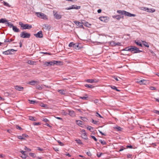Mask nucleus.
<instances>
[{
  "mask_svg": "<svg viewBox=\"0 0 159 159\" xmlns=\"http://www.w3.org/2000/svg\"><path fill=\"white\" fill-rule=\"evenodd\" d=\"M29 155L31 156V157H35V155L34 153H29Z\"/></svg>",
  "mask_w": 159,
  "mask_h": 159,
  "instance_id": "79ce46f5",
  "label": "nucleus"
},
{
  "mask_svg": "<svg viewBox=\"0 0 159 159\" xmlns=\"http://www.w3.org/2000/svg\"><path fill=\"white\" fill-rule=\"evenodd\" d=\"M58 92L61 94L64 95L66 94L65 91L63 89H60L58 90Z\"/></svg>",
  "mask_w": 159,
  "mask_h": 159,
  "instance_id": "4be33fe9",
  "label": "nucleus"
},
{
  "mask_svg": "<svg viewBox=\"0 0 159 159\" xmlns=\"http://www.w3.org/2000/svg\"><path fill=\"white\" fill-rule=\"evenodd\" d=\"M123 16L121 15H118L116 16H115L114 17V18L116 19L117 20H120L121 18H123Z\"/></svg>",
  "mask_w": 159,
  "mask_h": 159,
  "instance_id": "6ab92c4d",
  "label": "nucleus"
},
{
  "mask_svg": "<svg viewBox=\"0 0 159 159\" xmlns=\"http://www.w3.org/2000/svg\"><path fill=\"white\" fill-rule=\"evenodd\" d=\"M116 129H117L118 131H120L121 130V128L119 127V126H118V127H117L116 128Z\"/></svg>",
  "mask_w": 159,
  "mask_h": 159,
  "instance_id": "13d9d810",
  "label": "nucleus"
},
{
  "mask_svg": "<svg viewBox=\"0 0 159 159\" xmlns=\"http://www.w3.org/2000/svg\"><path fill=\"white\" fill-rule=\"evenodd\" d=\"M15 51V50L13 49H9L6 51L3 52V53L5 55H9L12 54L11 53V52H14Z\"/></svg>",
  "mask_w": 159,
  "mask_h": 159,
  "instance_id": "9d476101",
  "label": "nucleus"
},
{
  "mask_svg": "<svg viewBox=\"0 0 159 159\" xmlns=\"http://www.w3.org/2000/svg\"><path fill=\"white\" fill-rule=\"evenodd\" d=\"M57 142L59 143V145L61 146H64V144L63 143L61 142L59 140H57Z\"/></svg>",
  "mask_w": 159,
  "mask_h": 159,
  "instance_id": "a19ab883",
  "label": "nucleus"
},
{
  "mask_svg": "<svg viewBox=\"0 0 159 159\" xmlns=\"http://www.w3.org/2000/svg\"><path fill=\"white\" fill-rule=\"evenodd\" d=\"M99 19L100 20L102 21L105 20V17L104 16H101L100 17Z\"/></svg>",
  "mask_w": 159,
  "mask_h": 159,
  "instance_id": "c03bdc74",
  "label": "nucleus"
},
{
  "mask_svg": "<svg viewBox=\"0 0 159 159\" xmlns=\"http://www.w3.org/2000/svg\"><path fill=\"white\" fill-rule=\"evenodd\" d=\"M40 124L39 122H34L33 123V125H39Z\"/></svg>",
  "mask_w": 159,
  "mask_h": 159,
  "instance_id": "052dcab7",
  "label": "nucleus"
},
{
  "mask_svg": "<svg viewBox=\"0 0 159 159\" xmlns=\"http://www.w3.org/2000/svg\"><path fill=\"white\" fill-rule=\"evenodd\" d=\"M28 135L26 134H23L21 135L18 136V138L19 139H25V138L28 137Z\"/></svg>",
  "mask_w": 159,
  "mask_h": 159,
  "instance_id": "9b49d317",
  "label": "nucleus"
},
{
  "mask_svg": "<svg viewBox=\"0 0 159 159\" xmlns=\"http://www.w3.org/2000/svg\"><path fill=\"white\" fill-rule=\"evenodd\" d=\"M13 41V39H6L5 40L4 42L5 43L7 42H10Z\"/></svg>",
  "mask_w": 159,
  "mask_h": 159,
  "instance_id": "c85d7f7f",
  "label": "nucleus"
},
{
  "mask_svg": "<svg viewBox=\"0 0 159 159\" xmlns=\"http://www.w3.org/2000/svg\"><path fill=\"white\" fill-rule=\"evenodd\" d=\"M19 25L20 26L22 30H30L32 28V26L31 25L28 24H24L21 22H19Z\"/></svg>",
  "mask_w": 159,
  "mask_h": 159,
  "instance_id": "f03ea898",
  "label": "nucleus"
},
{
  "mask_svg": "<svg viewBox=\"0 0 159 159\" xmlns=\"http://www.w3.org/2000/svg\"><path fill=\"white\" fill-rule=\"evenodd\" d=\"M86 154L89 156H91V155H92V154H91V153L89 151L87 152L86 153Z\"/></svg>",
  "mask_w": 159,
  "mask_h": 159,
  "instance_id": "680f3d73",
  "label": "nucleus"
},
{
  "mask_svg": "<svg viewBox=\"0 0 159 159\" xmlns=\"http://www.w3.org/2000/svg\"><path fill=\"white\" fill-rule=\"evenodd\" d=\"M36 88L40 90L42 89V88L39 85H37L36 86Z\"/></svg>",
  "mask_w": 159,
  "mask_h": 159,
  "instance_id": "58836bf2",
  "label": "nucleus"
},
{
  "mask_svg": "<svg viewBox=\"0 0 159 159\" xmlns=\"http://www.w3.org/2000/svg\"><path fill=\"white\" fill-rule=\"evenodd\" d=\"M76 122L77 125L80 126L82 127L81 125L83 124V122L82 121L80 120H76Z\"/></svg>",
  "mask_w": 159,
  "mask_h": 159,
  "instance_id": "aec40b11",
  "label": "nucleus"
},
{
  "mask_svg": "<svg viewBox=\"0 0 159 159\" xmlns=\"http://www.w3.org/2000/svg\"><path fill=\"white\" fill-rule=\"evenodd\" d=\"M103 154V153H98L97 154V156L98 157H100Z\"/></svg>",
  "mask_w": 159,
  "mask_h": 159,
  "instance_id": "49530a36",
  "label": "nucleus"
},
{
  "mask_svg": "<svg viewBox=\"0 0 159 159\" xmlns=\"http://www.w3.org/2000/svg\"><path fill=\"white\" fill-rule=\"evenodd\" d=\"M147 8V7H140V9L141 10H143V11H146Z\"/></svg>",
  "mask_w": 159,
  "mask_h": 159,
  "instance_id": "09e8293b",
  "label": "nucleus"
},
{
  "mask_svg": "<svg viewBox=\"0 0 159 159\" xmlns=\"http://www.w3.org/2000/svg\"><path fill=\"white\" fill-rule=\"evenodd\" d=\"M91 138L93 139L95 141H97V139L94 136H91Z\"/></svg>",
  "mask_w": 159,
  "mask_h": 159,
  "instance_id": "6e6d98bb",
  "label": "nucleus"
},
{
  "mask_svg": "<svg viewBox=\"0 0 159 159\" xmlns=\"http://www.w3.org/2000/svg\"><path fill=\"white\" fill-rule=\"evenodd\" d=\"M3 3L4 4V5L6 6H7L8 7H11V5H10L8 3L4 1L3 2Z\"/></svg>",
  "mask_w": 159,
  "mask_h": 159,
  "instance_id": "c756f323",
  "label": "nucleus"
},
{
  "mask_svg": "<svg viewBox=\"0 0 159 159\" xmlns=\"http://www.w3.org/2000/svg\"><path fill=\"white\" fill-rule=\"evenodd\" d=\"M76 24L77 25L79 26V27L80 28H84L83 26V25L82 23L81 22H78L77 23H76Z\"/></svg>",
  "mask_w": 159,
  "mask_h": 159,
  "instance_id": "cd10ccee",
  "label": "nucleus"
},
{
  "mask_svg": "<svg viewBox=\"0 0 159 159\" xmlns=\"http://www.w3.org/2000/svg\"><path fill=\"white\" fill-rule=\"evenodd\" d=\"M75 45V43H74L73 42H71L70 43L69 45V47H74V46Z\"/></svg>",
  "mask_w": 159,
  "mask_h": 159,
  "instance_id": "f704fd0d",
  "label": "nucleus"
},
{
  "mask_svg": "<svg viewBox=\"0 0 159 159\" xmlns=\"http://www.w3.org/2000/svg\"><path fill=\"white\" fill-rule=\"evenodd\" d=\"M84 95L85 96L84 97H80V98L82 100H87L88 98V95L86 94H85Z\"/></svg>",
  "mask_w": 159,
  "mask_h": 159,
  "instance_id": "412c9836",
  "label": "nucleus"
},
{
  "mask_svg": "<svg viewBox=\"0 0 159 159\" xmlns=\"http://www.w3.org/2000/svg\"><path fill=\"white\" fill-rule=\"evenodd\" d=\"M117 12L122 15H124L125 16L129 17L135 16H136L135 14H131L125 11L118 10Z\"/></svg>",
  "mask_w": 159,
  "mask_h": 159,
  "instance_id": "7ed1b4c3",
  "label": "nucleus"
},
{
  "mask_svg": "<svg viewBox=\"0 0 159 159\" xmlns=\"http://www.w3.org/2000/svg\"><path fill=\"white\" fill-rule=\"evenodd\" d=\"M137 83H139L140 85L145 84L147 83V81L146 80H141L139 81H137Z\"/></svg>",
  "mask_w": 159,
  "mask_h": 159,
  "instance_id": "2eb2a0df",
  "label": "nucleus"
},
{
  "mask_svg": "<svg viewBox=\"0 0 159 159\" xmlns=\"http://www.w3.org/2000/svg\"><path fill=\"white\" fill-rule=\"evenodd\" d=\"M62 113L64 115L66 116L68 114V113L65 112L64 111H63L62 112Z\"/></svg>",
  "mask_w": 159,
  "mask_h": 159,
  "instance_id": "603ef678",
  "label": "nucleus"
},
{
  "mask_svg": "<svg viewBox=\"0 0 159 159\" xmlns=\"http://www.w3.org/2000/svg\"><path fill=\"white\" fill-rule=\"evenodd\" d=\"M43 26L44 29H46L48 30H49L50 28V26L47 25H43Z\"/></svg>",
  "mask_w": 159,
  "mask_h": 159,
  "instance_id": "393cba45",
  "label": "nucleus"
},
{
  "mask_svg": "<svg viewBox=\"0 0 159 159\" xmlns=\"http://www.w3.org/2000/svg\"><path fill=\"white\" fill-rule=\"evenodd\" d=\"M96 116L98 117H99L100 118H102V117L99 114L98 112H97L96 113Z\"/></svg>",
  "mask_w": 159,
  "mask_h": 159,
  "instance_id": "3c124183",
  "label": "nucleus"
},
{
  "mask_svg": "<svg viewBox=\"0 0 159 159\" xmlns=\"http://www.w3.org/2000/svg\"><path fill=\"white\" fill-rule=\"evenodd\" d=\"M34 35L37 38H42L43 37V34L41 31L38 32L37 34H34Z\"/></svg>",
  "mask_w": 159,
  "mask_h": 159,
  "instance_id": "1a4fd4ad",
  "label": "nucleus"
},
{
  "mask_svg": "<svg viewBox=\"0 0 159 159\" xmlns=\"http://www.w3.org/2000/svg\"><path fill=\"white\" fill-rule=\"evenodd\" d=\"M36 14L37 16L39 17L44 20H47L48 18L46 15L44 14L41 12H36Z\"/></svg>",
  "mask_w": 159,
  "mask_h": 159,
  "instance_id": "39448f33",
  "label": "nucleus"
},
{
  "mask_svg": "<svg viewBox=\"0 0 159 159\" xmlns=\"http://www.w3.org/2000/svg\"><path fill=\"white\" fill-rule=\"evenodd\" d=\"M6 24H7V26L10 27V28H13V27H14V25L13 24L11 23H10V22H8V21L7 23H6Z\"/></svg>",
  "mask_w": 159,
  "mask_h": 159,
  "instance_id": "a878e982",
  "label": "nucleus"
},
{
  "mask_svg": "<svg viewBox=\"0 0 159 159\" xmlns=\"http://www.w3.org/2000/svg\"><path fill=\"white\" fill-rule=\"evenodd\" d=\"M111 88L112 89H113L114 90H116V91H120V90L118 89H117V88L115 86H111Z\"/></svg>",
  "mask_w": 159,
  "mask_h": 159,
  "instance_id": "473e14b6",
  "label": "nucleus"
},
{
  "mask_svg": "<svg viewBox=\"0 0 159 159\" xmlns=\"http://www.w3.org/2000/svg\"><path fill=\"white\" fill-rule=\"evenodd\" d=\"M30 35V33L26 32L25 31L22 32L20 34V37L23 38H29Z\"/></svg>",
  "mask_w": 159,
  "mask_h": 159,
  "instance_id": "20e7f679",
  "label": "nucleus"
},
{
  "mask_svg": "<svg viewBox=\"0 0 159 159\" xmlns=\"http://www.w3.org/2000/svg\"><path fill=\"white\" fill-rule=\"evenodd\" d=\"M29 119L30 120H31L35 121V120L34 119V118L33 117L30 116L29 117Z\"/></svg>",
  "mask_w": 159,
  "mask_h": 159,
  "instance_id": "de8ad7c7",
  "label": "nucleus"
},
{
  "mask_svg": "<svg viewBox=\"0 0 159 159\" xmlns=\"http://www.w3.org/2000/svg\"><path fill=\"white\" fill-rule=\"evenodd\" d=\"M99 141L103 145H106V142L104 140L100 139L99 140Z\"/></svg>",
  "mask_w": 159,
  "mask_h": 159,
  "instance_id": "7c9ffc66",
  "label": "nucleus"
},
{
  "mask_svg": "<svg viewBox=\"0 0 159 159\" xmlns=\"http://www.w3.org/2000/svg\"><path fill=\"white\" fill-rule=\"evenodd\" d=\"M127 157L128 158H131L132 155L130 154H128L127 155Z\"/></svg>",
  "mask_w": 159,
  "mask_h": 159,
  "instance_id": "4d7b16f0",
  "label": "nucleus"
},
{
  "mask_svg": "<svg viewBox=\"0 0 159 159\" xmlns=\"http://www.w3.org/2000/svg\"><path fill=\"white\" fill-rule=\"evenodd\" d=\"M43 120L45 122H48L49 121L48 120L47 118H44Z\"/></svg>",
  "mask_w": 159,
  "mask_h": 159,
  "instance_id": "338daca9",
  "label": "nucleus"
},
{
  "mask_svg": "<svg viewBox=\"0 0 159 159\" xmlns=\"http://www.w3.org/2000/svg\"><path fill=\"white\" fill-rule=\"evenodd\" d=\"M131 50V47L129 48V47L125 48L123 50H124V51H130Z\"/></svg>",
  "mask_w": 159,
  "mask_h": 159,
  "instance_id": "e433bc0d",
  "label": "nucleus"
},
{
  "mask_svg": "<svg viewBox=\"0 0 159 159\" xmlns=\"http://www.w3.org/2000/svg\"><path fill=\"white\" fill-rule=\"evenodd\" d=\"M37 149L39 151H43L44 150L43 149L41 148L40 147H37Z\"/></svg>",
  "mask_w": 159,
  "mask_h": 159,
  "instance_id": "e2e57ef3",
  "label": "nucleus"
},
{
  "mask_svg": "<svg viewBox=\"0 0 159 159\" xmlns=\"http://www.w3.org/2000/svg\"><path fill=\"white\" fill-rule=\"evenodd\" d=\"M113 78L117 81H118L119 80V79H120V78L119 77L116 76H114Z\"/></svg>",
  "mask_w": 159,
  "mask_h": 159,
  "instance_id": "37998d69",
  "label": "nucleus"
},
{
  "mask_svg": "<svg viewBox=\"0 0 159 159\" xmlns=\"http://www.w3.org/2000/svg\"><path fill=\"white\" fill-rule=\"evenodd\" d=\"M12 30L13 31L15 32L18 33L20 32V30L17 28L16 26H14V27H13Z\"/></svg>",
  "mask_w": 159,
  "mask_h": 159,
  "instance_id": "a211bd4d",
  "label": "nucleus"
},
{
  "mask_svg": "<svg viewBox=\"0 0 159 159\" xmlns=\"http://www.w3.org/2000/svg\"><path fill=\"white\" fill-rule=\"evenodd\" d=\"M81 132L82 138L86 140L88 139V137L84 129H82L81 130Z\"/></svg>",
  "mask_w": 159,
  "mask_h": 159,
  "instance_id": "6e6552de",
  "label": "nucleus"
},
{
  "mask_svg": "<svg viewBox=\"0 0 159 159\" xmlns=\"http://www.w3.org/2000/svg\"><path fill=\"white\" fill-rule=\"evenodd\" d=\"M16 127L17 129H19L20 130H22V128L20 127L18 125H16Z\"/></svg>",
  "mask_w": 159,
  "mask_h": 159,
  "instance_id": "5fc2aeb1",
  "label": "nucleus"
},
{
  "mask_svg": "<svg viewBox=\"0 0 159 159\" xmlns=\"http://www.w3.org/2000/svg\"><path fill=\"white\" fill-rule=\"evenodd\" d=\"M40 106L43 107H45L46 106V105L43 103H41L40 104Z\"/></svg>",
  "mask_w": 159,
  "mask_h": 159,
  "instance_id": "774afa93",
  "label": "nucleus"
},
{
  "mask_svg": "<svg viewBox=\"0 0 159 159\" xmlns=\"http://www.w3.org/2000/svg\"><path fill=\"white\" fill-rule=\"evenodd\" d=\"M80 45H81L80 44H79L78 43H75V45L74 48L77 50H79L82 48V46H80Z\"/></svg>",
  "mask_w": 159,
  "mask_h": 159,
  "instance_id": "f8f14e48",
  "label": "nucleus"
},
{
  "mask_svg": "<svg viewBox=\"0 0 159 159\" xmlns=\"http://www.w3.org/2000/svg\"><path fill=\"white\" fill-rule=\"evenodd\" d=\"M62 64V61H53L50 62H45L44 63V65H46L47 66H53L54 65H60Z\"/></svg>",
  "mask_w": 159,
  "mask_h": 159,
  "instance_id": "f257e3e1",
  "label": "nucleus"
},
{
  "mask_svg": "<svg viewBox=\"0 0 159 159\" xmlns=\"http://www.w3.org/2000/svg\"><path fill=\"white\" fill-rule=\"evenodd\" d=\"M86 82L88 83H96L98 82V81L97 80H94V79H87L86 80Z\"/></svg>",
  "mask_w": 159,
  "mask_h": 159,
  "instance_id": "ddd939ff",
  "label": "nucleus"
},
{
  "mask_svg": "<svg viewBox=\"0 0 159 159\" xmlns=\"http://www.w3.org/2000/svg\"><path fill=\"white\" fill-rule=\"evenodd\" d=\"M37 83V81L34 80H32L29 82V84L31 85H34L35 83Z\"/></svg>",
  "mask_w": 159,
  "mask_h": 159,
  "instance_id": "2f4dec72",
  "label": "nucleus"
},
{
  "mask_svg": "<svg viewBox=\"0 0 159 159\" xmlns=\"http://www.w3.org/2000/svg\"><path fill=\"white\" fill-rule=\"evenodd\" d=\"M97 121L93 119L92 120V123H93V124H96L97 123Z\"/></svg>",
  "mask_w": 159,
  "mask_h": 159,
  "instance_id": "864d4df0",
  "label": "nucleus"
},
{
  "mask_svg": "<svg viewBox=\"0 0 159 159\" xmlns=\"http://www.w3.org/2000/svg\"><path fill=\"white\" fill-rule=\"evenodd\" d=\"M68 111L69 112L68 114L70 116L74 117L75 116V112L72 110H68Z\"/></svg>",
  "mask_w": 159,
  "mask_h": 159,
  "instance_id": "4468645a",
  "label": "nucleus"
},
{
  "mask_svg": "<svg viewBox=\"0 0 159 159\" xmlns=\"http://www.w3.org/2000/svg\"><path fill=\"white\" fill-rule=\"evenodd\" d=\"M15 87L16 89L19 91H22L24 89L23 87H21L20 86L18 85H16L15 86Z\"/></svg>",
  "mask_w": 159,
  "mask_h": 159,
  "instance_id": "dca6fc26",
  "label": "nucleus"
},
{
  "mask_svg": "<svg viewBox=\"0 0 159 159\" xmlns=\"http://www.w3.org/2000/svg\"><path fill=\"white\" fill-rule=\"evenodd\" d=\"M87 129L89 130H90V131H92V130H91V129H93V128L91 126H88Z\"/></svg>",
  "mask_w": 159,
  "mask_h": 159,
  "instance_id": "ea45409f",
  "label": "nucleus"
},
{
  "mask_svg": "<svg viewBox=\"0 0 159 159\" xmlns=\"http://www.w3.org/2000/svg\"><path fill=\"white\" fill-rule=\"evenodd\" d=\"M146 11L149 12H153L155 11V10L152 9H149L148 8H147Z\"/></svg>",
  "mask_w": 159,
  "mask_h": 159,
  "instance_id": "b1692460",
  "label": "nucleus"
},
{
  "mask_svg": "<svg viewBox=\"0 0 159 159\" xmlns=\"http://www.w3.org/2000/svg\"><path fill=\"white\" fill-rule=\"evenodd\" d=\"M75 141L77 142V143L79 144H82V143L80 139H76Z\"/></svg>",
  "mask_w": 159,
  "mask_h": 159,
  "instance_id": "72a5a7b5",
  "label": "nucleus"
},
{
  "mask_svg": "<svg viewBox=\"0 0 159 159\" xmlns=\"http://www.w3.org/2000/svg\"><path fill=\"white\" fill-rule=\"evenodd\" d=\"M7 20L5 19L2 18L0 19V23H7Z\"/></svg>",
  "mask_w": 159,
  "mask_h": 159,
  "instance_id": "5701e85b",
  "label": "nucleus"
},
{
  "mask_svg": "<svg viewBox=\"0 0 159 159\" xmlns=\"http://www.w3.org/2000/svg\"><path fill=\"white\" fill-rule=\"evenodd\" d=\"M125 148H123V146L121 147V148L119 150V152H121L124 149H125Z\"/></svg>",
  "mask_w": 159,
  "mask_h": 159,
  "instance_id": "69168bd1",
  "label": "nucleus"
},
{
  "mask_svg": "<svg viewBox=\"0 0 159 159\" xmlns=\"http://www.w3.org/2000/svg\"><path fill=\"white\" fill-rule=\"evenodd\" d=\"M80 6H78L76 5H73L71 6L70 7L66 8L65 9L67 10H69L72 9H75L76 10H78L80 9Z\"/></svg>",
  "mask_w": 159,
  "mask_h": 159,
  "instance_id": "0eeeda50",
  "label": "nucleus"
},
{
  "mask_svg": "<svg viewBox=\"0 0 159 159\" xmlns=\"http://www.w3.org/2000/svg\"><path fill=\"white\" fill-rule=\"evenodd\" d=\"M84 25L88 27H89L91 25L90 24H89L88 22H87L85 23Z\"/></svg>",
  "mask_w": 159,
  "mask_h": 159,
  "instance_id": "c9c22d12",
  "label": "nucleus"
},
{
  "mask_svg": "<svg viewBox=\"0 0 159 159\" xmlns=\"http://www.w3.org/2000/svg\"><path fill=\"white\" fill-rule=\"evenodd\" d=\"M55 18L57 19H59L61 18V16L59 15L57 12H56L54 14Z\"/></svg>",
  "mask_w": 159,
  "mask_h": 159,
  "instance_id": "f3484780",
  "label": "nucleus"
},
{
  "mask_svg": "<svg viewBox=\"0 0 159 159\" xmlns=\"http://www.w3.org/2000/svg\"><path fill=\"white\" fill-rule=\"evenodd\" d=\"M29 101H30V103L34 104L35 102V101L33 100H29Z\"/></svg>",
  "mask_w": 159,
  "mask_h": 159,
  "instance_id": "bf43d9fd",
  "label": "nucleus"
},
{
  "mask_svg": "<svg viewBox=\"0 0 159 159\" xmlns=\"http://www.w3.org/2000/svg\"><path fill=\"white\" fill-rule=\"evenodd\" d=\"M85 86L87 88H94V86L93 85L90 84H85Z\"/></svg>",
  "mask_w": 159,
  "mask_h": 159,
  "instance_id": "bb28decb",
  "label": "nucleus"
},
{
  "mask_svg": "<svg viewBox=\"0 0 159 159\" xmlns=\"http://www.w3.org/2000/svg\"><path fill=\"white\" fill-rule=\"evenodd\" d=\"M135 43L138 45H139L140 47H142V45L141 43L138 42H135Z\"/></svg>",
  "mask_w": 159,
  "mask_h": 159,
  "instance_id": "a18cd8bd",
  "label": "nucleus"
},
{
  "mask_svg": "<svg viewBox=\"0 0 159 159\" xmlns=\"http://www.w3.org/2000/svg\"><path fill=\"white\" fill-rule=\"evenodd\" d=\"M143 44L145 47H149V45H148V43H146V42H144V43H143Z\"/></svg>",
  "mask_w": 159,
  "mask_h": 159,
  "instance_id": "8fccbe9b",
  "label": "nucleus"
},
{
  "mask_svg": "<svg viewBox=\"0 0 159 159\" xmlns=\"http://www.w3.org/2000/svg\"><path fill=\"white\" fill-rule=\"evenodd\" d=\"M130 52L133 53H139L142 51L139 50L138 48L135 47L131 46Z\"/></svg>",
  "mask_w": 159,
  "mask_h": 159,
  "instance_id": "423d86ee",
  "label": "nucleus"
},
{
  "mask_svg": "<svg viewBox=\"0 0 159 159\" xmlns=\"http://www.w3.org/2000/svg\"><path fill=\"white\" fill-rule=\"evenodd\" d=\"M41 53L44 54L49 55H51V54L50 53H48V52H41Z\"/></svg>",
  "mask_w": 159,
  "mask_h": 159,
  "instance_id": "0e129e2a",
  "label": "nucleus"
},
{
  "mask_svg": "<svg viewBox=\"0 0 159 159\" xmlns=\"http://www.w3.org/2000/svg\"><path fill=\"white\" fill-rule=\"evenodd\" d=\"M28 64H30V65H33L34 64V63L35 62L34 61H31V60H29L28 61Z\"/></svg>",
  "mask_w": 159,
  "mask_h": 159,
  "instance_id": "4c0bfd02",
  "label": "nucleus"
}]
</instances>
